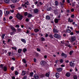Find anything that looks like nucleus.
Returning <instances> with one entry per match:
<instances>
[{
  "label": "nucleus",
  "mask_w": 79,
  "mask_h": 79,
  "mask_svg": "<svg viewBox=\"0 0 79 79\" xmlns=\"http://www.w3.org/2000/svg\"><path fill=\"white\" fill-rule=\"evenodd\" d=\"M17 18H18V19H19L21 20V19H23V16H22L21 15L19 14V13H18L17 15Z\"/></svg>",
  "instance_id": "f257e3e1"
},
{
  "label": "nucleus",
  "mask_w": 79,
  "mask_h": 79,
  "mask_svg": "<svg viewBox=\"0 0 79 79\" xmlns=\"http://www.w3.org/2000/svg\"><path fill=\"white\" fill-rule=\"evenodd\" d=\"M52 10V11H54V12H55V13H56V14H57V13H56V10H53V8L50 7L47 8V10H48V11H50V10Z\"/></svg>",
  "instance_id": "f03ea898"
},
{
  "label": "nucleus",
  "mask_w": 79,
  "mask_h": 79,
  "mask_svg": "<svg viewBox=\"0 0 79 79\" xmlns=\"http://www.w3.org/2000/svg\"><path fill=\"white\" fill-rule=\"evenodd\" d=\"M54 36L55 37V38H56L57 39H60V38L61 37L60 35L58 34H55Z\"/></svg>",
  "instance_id": "7ed1b4c3"
},
{
  "label": "nucleus",
  "mask_w": 79,
  "mask_h": 79,
  "mask_svg": "<svg viewBox=\"0 0 79 79\" xmlns=\"http://www.w3.org/2000/svg\"><path fill=\"white\" fill-rule=\"evenodd\" d=\"M76 38L75 37H71V40H70V42H73L74 41H75V40H76Z\"/></svg>",
  "instance_id": "20e7f679"
},
{
  "label": "nucleus",
  "mask_w": 79,
  "mask_h": 79,
  "mask_svg": "<svg viewBox=\"0 0 79 79\" xmlns=\"http://www.w3.org/2000/svg\"><path fill=\"white\" fill-rule=\"evenodd\" d=\"M29 3V2L27 1V2L25 3V4L23 5V6L25 7V8H27V5H28Z\"/></svg>",
  "instance_id": "39448f33"
},
{
  "label": "nucleus",
  "mask_w": 79,
  "mask_h": 79,
  "mask_svg": "<svg viewBox=\"0 0 79 79\" xmlns=\"http://www.w3.org/2000/svg\"><path fill=\"white\" fill-rule=\"evenodd\" d=\"M65 46H66V47H68L70 48H71L72 47L70 45V44H69V42H67V43H66L65 44Z\"/></svg>",
  "instance_id": "423d86ee"
},
{
  "label": "nucleus",
  "mask_w": 79,
  "mask_h": 79,
  "mask_svg": "<svg viewBox=\"0 0 79 79\" xmlns=\"http://www.w3.org/2000/svg\"><path fill=\"white\" fill-rule=\"evenodd\" d=\"M10 27L11 28V29L13 30V31H16V29L15 28V27H13V26L11 25L10 26Z\"/></svg>",
  "instance_id": "0eeeda50"
},
{
  "label": "nucleus",
  "mask_w": 79,
  "mask_h": 79,
  "mask_svg": "<svg viewBox=\"0 0 79 79\" xmlns=\"http://www.w3.org/2000/svg\"><path fill=\"white\" fill-rule=\"evenodd\" d=\"M34 78L35 79H39V76L37 75H35L34 76Z\"/></svg>",
  "instance_id": "6e6552de"
},
{
  "label": "nucleus",
  "mask_w": 79,
  "mask_h": 79,
  "mask_svg": "<svg viewBox=\"0 0 79 79\" xmlns=\"http://www.w3.org/2000/svg\"><path fill=\"white\" fill-rule=\"evenodd\" d=\"M61 56H64L65 58H66L67 57V55L66 54L63 53L61 54Z\"/></svg>",
  "instance_id": "1a4fd4ad"
},
{
  "label": "nucleus",
  "mask_w": 79,
  "mask_h": 79,
  "mask_svg": "<svg viewBox=\"0 0 79 79\" xmlns=\"http://www.w3.org/2000/svg\"><path fill=\"white\" fill-rule=\"evenodd\" d=\"M70 66H74V64L73 63V62H71L70 63Z\"/></svg>",
  "instance_id": "9d476101"
},
{
  "label": "nucleus",
  "mask_w": 79,
  "mask_h": 79,
  "mask_svg": "<svg viewBox=\"0 0 79 79\" xmlns=\"http://www.w3.org/2000/svg\"><path fill=\"white\" fill-rule=\"evenodd\" d=\"M39 11V10L37 9H34V12L35 13H38Z\"/></svg>",
  "instance_id": "9b49d317"
},
{
  "label": "nucleus",
  "mask_w": 79,
  "mask_h": 79,
  "mask_svg": "<svg viewBox=\"0 0 79 79\" xmlns=\"http://www.w3.org/2000/svg\"><path fill=\"white\" fill-rule=\"evenodd\" d=\"M60 20V19H55L54 20V21L55 23H58V20Z\"/></svg>",
  "instance_id": "f8f14e48"
},
{
  "label": "nucleus",
  "mask_w": 79,
  "mask_h": 79,
  "mask_svg": "<svg viewBox=\"0 0 79 79\" xmlns=\"http://www.w3.org/2000/svg\"><path fill=\"white\" fill-rule=\"evenodd\" d=\"M55 76L57 78H59V77H60V75L59 74V73H56V74Z\"/></svg>",
  "instance_id": "ddd939ff"
},
{
  "label": "nucleus",
  "mask_w": 79,
  "mask_h": 79,
  "mask_svg": "<svg viewBox=\"0 0 79 79\" xmlns=\"http://www.w3.org/2000/svg\"><path fill=\"white\" fill-rule=\"evenodd\" d=\"M46 77H49L50 76V72L47 73L45 74Z\"/></svg>",
  "instance_id": "4468645a"
},
{
  "label": "nucleus",
  "mask_w": 79,
  "mask_h": 79,
  "mask_svg": "<svg viewBox=\"0 0 79 79\" xmlns=\"http://www.w3.org/2000/svg\"><path fill=\"white\" fill-rule=\"evenodd\" d=\"M22 51V49L21 48H19L18 49V52L19 53H21V52Z\"/></svg>",
  "instance_id": "2eb2a0df"
},
{
  "label": "nucleus",
  "mask_w": 79,
  "mask_h": 79,
  "mask_svg": "<svg viewBox=\"0 0 79 79\" xmlns=\"http://www.w3.org/2000/svg\"><path fill=\"white\" fill-rule=\"evenodd\" d=\"M53 32H54V33H57L58 32V31H57V30H56V29H54Z\"/></svg>",
  "instance_id": "dca6fc26"
},
{
  "label": "nucleus",
  "mask_w": 79,
  "mask_h": 79,
  "mask_svg": "<svg viewBox=\"0 0 79 79\" xmlns=\"http://www.w3.org/2000/svg\"><path fill=\"white\" fill-rule=\"evenodd\" d=\"M70 75L71 74H70L69 73H67L66 74V76H67V77H69Z\"/></svg>",
  "instance_id": "f3484780"
},
{
  "label": "nucleus",
  "mask_w": 79,
  "mask_h": 79,
  "mask_svg": "<svg viewBox=\"0 0 79 79\" xmlns=\"http://www.w3.org/2000/svg\"><path fill=\"white\" fill-rule=\"evenodd\" d=\"M57 71L58 72L61 71H62V68H60L59 69H57Z\"/></svg>",
  "instance_id": "a211bd4d"
},
{
  "label": "nucleus",
  "mask_w": 79,
  "mask_h": 79,
  "mask_svg": "<svg viewBox=\"0 0 79 79\" xmlns=\"http://www.w3.org/2000/svg\"><path fill=\"white\" fill-rule=\"evenodd\" d=\"M4 2L5 3H9L10 2V0H5Z\"/></svg>",
  "instance_id": "6ab92c4d"
},
{
  "label": "nucleus",
  "mask_w": 79,
  "mask_h": 79,
  "mask_svg": "<svg viewBox=\"0 0 79 79\" xmlns=\"http://www.w3.org/2000/svg\"><path fill=\"white\" fill-rule=\"evenodd\" d=\"M40 64L41 65H42V66H43L45 64V62L44 61H42L40 63Z\"/></svg>",
  "instance_id": "aec40b11"
},
{
  "label": "nucleus",
  "mask_w": 79,
  "mask_h": 79,
  "mask_svg": "<svg viewBox=\"0 0 79 79\" xmlns=\"http://www.w3.org/2000/svg\"><path fill=\"white\" fill-rule=\"evenodd\" d=\"M26 74V72L24 71H23L22 72V76H24Z\"/></svg>",
  "instance_id": "412c9836"
},
{
  "label": "nucleus",
  "mask_w": 79,
  "mask_h": 79,
  "mask_svg": "<svg viewBox=\"0 0 79 79\" xmlns=\"http://www.w3.org/2000/svg\"><path fill=\"white\" fill-rule=\"evenodd\" d=\"M35 32H37L38 31H39V30L38 29H35L34 30Z\"/></svg>",
  "instance_id": "4be33fe9"
},
{
  "label": "nucleus",
  "mask_w": 79,
  "mask_h": 79,
  "mask_svg": "<svg viewBox=\"0 0 79 79\" xmlns=\"http://www.w3.org/2000/svg\"><path fill=\"white\" fill-rule=\"evenodd\" d=\"M21 41L23 42H24L25 44H26V40L24 39H21Z\"/></svg>",
  "instance_id": "5701e85b"
},
{
  "label": "nucleus",
  "mask_w": 79,
  "mask_h": 79,
  "mask_svg": "<svg viewBox=\"0 0 79 79\" xmlns=\"http://www.w3.org/2000/svg\"><path fill=\"white\" fill-rule=\"evenodd\" d=\"M66 31L67 32H68V33H70L71 32V31L69 29H67L66 30Z\"/></svg>",
  "instance_id": "b1692460"
},
{
  "label": "nucleus",
  "mask_w": 79,
  "mask_h": 79,
  "mask_svg": "<svg viewBox=\"0 0 79 79\" xmlns=\"http://www.w3.org/2000/svg\"><path fill=\"white\" fill-rule=\"evenodd\" d=\"M3 70L4 71H6L7 70V68L6 66H4L3 68Z\"/></svg>",
  "instance_id": "393cba45"
},
{
  "label": "nucleus",
  "mask_w": 79,
  "mask_h": 79,
  "mask_svg": "<svg viewBox=\"0 0 79 79\" xmlns=\"http://www.w3.org/2000/svg\"><path fill=\"white\" fill-rule=\"evenodd\" d=\"M46 18L47 19H50V16L48 15H47L46 17Z\"/></svg>",
  "instance_id": "a878e982"
},
{
  "label": "nucleus",
  "mask_w": 79,
  "mask_h": 79,
  "mask_svg": "<svg viewBox=\"0 0 79 79\" xmlns=\"http://www.w3.org/2000/svg\"><path fill=\"white\" fill-rule=\"evenodd\" d=\"M68 21H69V22H72L73 21V20L69 18V19Z\"/></svg>",
  "instance_id": "bb28decb"
},
{
  "label": "nucleus",
  "mask_w": 79,
  "mask_h": 79,
  "mask_svg": "<svg viewBox=\"0 0 79 79\" xmlns=\"http://www.w3.org/2000/svg\"><path fill=\"white\" fill-rule=\"evenodd\" d=\"M11 48L15 50H17V48L16 47H12Z\"/></svg>",
  "instance_id": "cd10ccee"
},
{
  "label": "nucleus",
  "mask_w": 79,
  "mask_h": 79,
  "mask_svg": "<svg viewBox=\"0 0 79 79\" xmlns=\"http://www.w3.org/2000/svg\"><path fill=\"white\" fill-rule=\"evenodd\" d=\"M58 2H57V1H56L55 2V6H57L58 5Z\"/></svg>",
  "instance_id": "c85d7f7f"
},
{
  "label": "nucleus",
  "mask_w": 79,
  "mask_h": 79,
  "mask_svg": "<svg viewBox=\"0 0 79 79\" xmlns=\"http://www.w3.org/2000/svg\"><path fill=\"white\" fill-rule=\"evenodd\" d=\"M23 52L24 53H25V52H26V51H27V49H26V48H24L23 49Z\"/></svg>",
  "instance_id": "c756f323"
},
{
  "label": "nucleus",
  "mask_w": 79,
  "mask_h": 79,
  "mask_svg": "<svg viewBox=\"0 0 79 79\" xmlns=\"http://www.w3.org/2000/svg\"><path fill=\"white\" fill-rule=\"evenodd\" d=\"M33 74H34V73L31 72L30 73V76L32 77L33 76Z\"/></svg>",
  "instance_id": "7c9ffc66"
},
{
  "label": "nucleus",
  "mask_w": 79,
  "mask_h": 79,
  "mask_svg": "<svg viewBox=\"0 0 79 79\" xmlns=\"http://www.w3.org/2000/svg\"><path fill=\"white\" fill-rule=\"evenodd\" d=\"M10 6L12 8H14V7H15V5L14 4H12L10 5Z\"/></svg>",
  "instance_id": "2f4dec72"
},
{
  "label": "nucleus",
  "mask_w": 79,
  "mask_h": 79,
  "mask_svg": "<svg viewBox=\"0 0 79 79\" xmlns=\"http://www.w3.org/2000/svg\"><path fill=\"white\" fill-rule=\"evenodd\" d=\"M23 63H26V60H25V59H23Z\"/></svg>",
  "instance_id": "473e14b6"
},
{
  "label": "nucleus",
  "mask_w": 79,
  "mask_h": 79,
  "mask_svg": "<svg viewBox=\"0 0 79 79\" xmlns=\"http://www.w3.org/2000/svg\"><path fill=\"white\" fill-rule=\"evenodd\" d=\"M73 51H70V53H69V55H72V54H73Z\"/></svg>",
  "instance_id": "72a5a7b5"
},
{
  "label": "nucleus",
  "mask_w": 79,
  "mask_h": 79,
  "mask_svg": "<svg viewBox=\"0 0 79 79\" xmlns=\"http://www.w3.org/2000/svg\"><path fill=\"white\" fill-rule=\"evenodd\" d=\"M32 16V15L29 14L28 15V18H30V17H31Z\"/></svg>",
  "instance_id": "f704fd0d"
},
{
  "label": "nucleus",
  "mask_w": 79,
  "mask_h": 79,
  "mask_svg": "<svg viewBox=\"0 0 79 79\" xmlns=\"http://www.w3.org/2000/svg\"><path fill=\"white\" fill-rule=\"evenodd\" d=\"M12 1L14 3H16V2H17V0H12Z\"/></svg>",
  "instance_id": "c9c22d12"
},
{
  "label": "nucleus",
  "mask_w": 79,
  "mask_h": 79,
  "mask_svg": "<svg viewBox=\"0 0 79 79\" xmlns=\"http://www.w3.org/2000/svg\"><path fill=\"white\" fill-rule=\"evenodd\" d=\"M10 12L8 11H6V15H8V14H10Z\"/></svg>",
  "instance_id": "e433bc0d"
},
{
  "label": "nucleus",
  "mask_w": 79,
  "mask_h": 79,
  "mask_svg": "<svg viewBox=\"0 0 79 79\" xmlns=\"http://www.w3.org/2000/svg\"><path fill=\"white\" fill-rule=\"evenodd\" d=\"M5 35L3 34L2 35V38L3 39H4V37H5Z\"/></svg>",
  "instance_id": "4c0bfd02"
},
{
  "label": "nucleus",
  "mask_w": 79,
  "mask_h": 79,
  "mask_svg": "<svg viewBox=\"0 0 79 79\" xmlns=\"http://www.w3.org/2000/svg\"><path fill=\"white\" fill-rule=\"evenodd\" d=\"M73 78L74 79H77V76H74L73 77Z\"/></svg>",
  "instance_id": "58836bf2"
},
{
  "label": "nucleus",
  "mask_w": 79,
  "mask_h": 79,
  "mask_svg": "<svg viewBox=\"0 0 79 79\" xmlns=\"http://www.w3.org/2000/svg\"><path fill=\"white\" fill-rule=\"evenodd\" d=\"M17 31H19V32H20V31H21V28H18Z\"/></svg>",
  "instance_id": "ea45409f"
},
{
  "label": "nucleus",
  "mask_w": 79,
  "mask_h": 79,
  "mask_svg": "<svg viewBox=\"0 0 79 79\" xmlns=\"http://www.w3.org/2000/svg\"><path fill=\"white\" fill-rule=\"evenodd\" d=\"M15 75H18V72L17 71H16L15 72Z\"/></svg>",
  "instance_id": "a19ab883"
},
{
  "label": "nucleus",
  "mask_w": 79,
  "mask_h": 79,
  "mask_svg": "<svg viewBox=\"0 0 79 79\" xmlns=\"http://www.w3.org/2000/svg\"><path fill=\"white\" fill-rule=\"evenodd\" d=\"M15 67H14L12 66L11 67V70H12V71H13V70H14V68Z\"/></svg>",
  "instance_id": "79ce46f5"
},
{
  "label": "nucleus",
  "mask_w": 79,
  "mask_h": 79,
  "mask_svg": "<svg viewBox=\"0 0 79 79\" xmlns=\"http://www.w3.org/2000/svg\"><path fill=\"white\" fill-rule=\"evenodd\" d=\"M41 40H42V41H44V40H45V38L43 37H42L41 38Z\"/></svg>",
  "instance_id": "37998d69"
},
{
  "label": "nucleus",
  "mask_w": 79,
  "mask_h": 79,
  "mask_svg": "<svg viewBox=\"0 0 79 79\" xmlns=\"http://www.w3.org/2000/svg\"><path fill=\"white\" fill-rule=\"evenodd\" d=\"M2 12L0 10V16H2Z\"/></svg>",
  "instance_id": "c03bdc74"
},
{
  "label": "nucleus",
  "mask_w": 79,
  "mask_h": 79,
  "mask_svg": "<svg viewBox=\"0 0 79 79\" xmlns=\"http://www.w3.org/2000/svg\"><path fill=\"white\" fill-rule=\"evenodd\" d=\"M60 63H63V59H61L60 60Z\"/></svg>",
  "instance_id": "a18cd8bd"
},
{
  "label": "nucleus",
  "mask_w": 79,
  "mask_h": 79,
  "mask_svg": "<svg viewBox=\"0 0 79 79\" xmlns=\"http://www.w3.org/2000/svg\"><path fill=\"white\" fill-rule=\"evenodd\" d=\"M24 15L25 16H27V12H25Z\"/></svg>",
  "instance_id": "49530a36"
},
{
  "label": "nucleus",
  "mask_w": 79,
  "mask_h": 79,
  "mask_svg": "<svg viewBox=\"0 0 79 79\" xmlns=\"http://www.w3.org/2000/svg\"><path fill=\"white\" fill-rule=\"evenodd\" d=\"M10 12L12 13H14V10H10Z\"/></svg>",
  "instance_id": "de8ad7c7"
},
{
  "label": "nucleus",
  "mask_w": 79,
  "mask_h": 79,
  "mask_svg": "<svg viewBox=\"0 0 79 79\" xmlns=\"http://www.w3.org/2000/svg\"><path fill=\"white\" fill-rule=\"evenodd\" d=\"M37 50L38 52H40V49H39V48H37Z\"/></svg>",
  "instance_id": "09e8293b"
},
{
  "label": "nucleus",
  "mask_w": 79,
  "mask_h": 79,
  "mask_svg": "<svg viewBox=\"0 0 79 79\" xmlns=\"http://www.w3.org/2000/svg\"><path fill=\"white\" fill-rule=\"evenodd\" d=\"M74 15H71V18H74Z\"/></svg>",
  "instance_id": "8fccbe9b"
},
{
  "label": "nucleus",
  "mask_w": 79,
  "mask_h": 79,
  "mask_svg": "<svg viewBox=\"0 0 79 79\" xmlns=\"http://www.w3.org/2000/svg\"><path fill=\"white\" fill-rule=\"evenodd\" d=\"M10 35H13V34H14V32H11L10 33Z\"/></svg>",
  "instance_id": "3c124183"
},
{
  "label": "nucleus",
  "mask_w": 79,
  "mask_h": 79,
  "mask_svg": "<svg viewBox=\"0 0 79 79\" xmlns=\"http://www.w3.org/2000/svg\"><path fill=\"white\" fill-rule=\"evenodd\" d=\"M49 37L50 38H53V36L52 35H49Z\"/></svg>",
  "instance_id": "603ef678"
},
{
  "label": "nucleus",
  "mask_w": 79,
  "mask_h": 79,
  "mask_svg": "<svg viewBox=\"0 0 79 79\" xmlns=\"http://www.w3.org/2000/svg\"><path fill=\"white\" fill-rule=\"evenodd\" d=\"M27 77L26 76H25L23 77V79H26Z\"/></svg>",
  "instance_id": "864d4df0"
},
{
  "label": "nucleus",
  "mask_w": 79,
  "mask_h": 79,
  "mask_svg": "<svg viewBox=\"0 0 79 79\" xmlns=\"http://www.w3.org/2000/svg\"><path fill=\"white\" fill-rule=\"evenodd\" d=\"M11 52H9L8 53V54L9 55V56H10L11 55Z\"/></svg>",
  "instance_id": "5fc2aeb1"
},
{
  "label": "nucleus",
  "mask_w": 79,
  "mask_h": 79,
  "mask_svg": "<svg viewBox=\"0 0 79 79\" xmlns=\"http://www.w3.org/2000/svg\"><path fill=\"white\" fill-rule=\"evenodd\" d=\"M13 19V17L11 16H10L9 17V19Z\"/></svg>",
  "instance_id": "6e6d98bb"
},
{
  "label": "nucleus",
  "mask_w": 79,
  "mask_h": 79,
  "mask_svg": "<svg viewBox=\"0 0 79 79\" xmlns=\"http://www.w3.org/2000/svg\"><path fill=\"white\" fill-rule=\"evenodd\" d=\"M15 27H16L19 28V25H16Z\"/></svg>",
  "instance_id": "4d7b16f0"
},
{
  "label": "nucleus",
  "mask_w": 79,
  "mask_h": 79,
  "mask_svg": "<svg viewBox=\"0 0 79 79\" xmlns=\"http://www.w3.org/2000/svg\"><path fill=\"white\" fill-rule=\"evenodd\" d=\"M36 61H37V60H36V59L35 58L34 59V62H36Z\"/></svg>",
  "instance_id": "13d9d810"
},
{
  "label": "nucleus",
  "mask_w": 79,
  "mask_h": 79,
  "mask_svg": "<svg viewBox=\"0 0 79 79\" xmlns=\"http://www.w3.org/2000/svg\"><path fill=\"white\" fill-rule=\"evenodd\" d=\"M74 11V9H71V11H72V12Z\"/></svg>",
  "instance_id": "bf43d9fd"
},
{
  "label": "nucleus",
  "mask_w": 79,
  "mask_h": 79,
  "mask_svg": "<svg viewBox=\"0 0 79 79\" xmlns=\"http://www.w3.org/2000/svg\"><path fill=\"white\" fill-rule=\"evenodd\" d=\"M59 60H57L55 61L56 63H57L58 62H59Z\"/></svg>",
  "instance_id": "052dcab7"
},
{
  "label": "nucleus",
  "mask_w": 79,
  "mask_h": 79,
  "mask_svg": "<svg viewBox=\"0 0 79 79\" xmlns=\"http://www.w3.org/2000/svg\"><path fill=\"white\" fill-rule=\"evenodd\" d=\"M44 58L46 59L47 58V56L46 55H45L44 56Z\"/></svg>",
  "instance_id": "680f3d73"
},
{
  "label": "nucleus",
  "mask_w": 79,
  "mask_h": 79,
  "mask_svg": "<svg viewBox=\"0 0 79 79\" xmlns=\"http://www.w3.org/2000/svg\"><path fill=\"white\" fill-rule=\"evenodd\" d=\"M61 67H64L65 66H64V65L62 64V65H61Z\"/></svg>",
  "instance_id": "e2e57ef3"
},
{
  "label": "nucleus",
  "mask_w": 79,
  "mask_h": 79,
  "mask_svg": "<svg viewBox=\"0 0 79 79\" xmlns=\"http://www.w3.org/2000/svg\"><path fill=\"white\" fill-rule=\"evenodd\" d=\"M76 32L77 34H79V31H76Z\"/></svg>",
  "instance_id": "0e129e2a"
},
{
  "label": "nucleus",
  "mask_w": 79,
  "mask_h": 79,
  "mask_svg": "<svg viewBox=\"0 0 79 79\" xmlns=\"http://www.w3.org/2000/svg\"><path fill=\"white\" fill-rule=\"evenodd\" d=\"M65 63H69V60H66V61H65Z\"/></svg>",
  "instance_id": "69168bd1"
},
{
  "label": "nucleus",
  "mask_w": 79,
  "mask_h": 79,
  "mask_svg": "<svg viewBox=\"0 0 79 79\" xmlns=\"http://www.w3.org/2000/svg\"><path fill=\"white\" fill-rule=\"evenodd\" d=\"M3 64H1V65L0 66V67L1 68H2L3 67Z\"/></svg>",
  "instance_id": "338daca9"
},
{
  "label": "nucleus",
  "mask_w": 79,
  "mask_h": 79,
  "mask_svg": "<svg viewBox=\"0 0 79 79\" xmlns=\"http://www.w3.org/2000/svg\"><path fill=\"white\" fill-rule=\"evenodd\" d=\"M26 21H29V19L28 18L26 19Z\"/></svg>",
  "instance_id": "774afa93"
}]
</instances>
